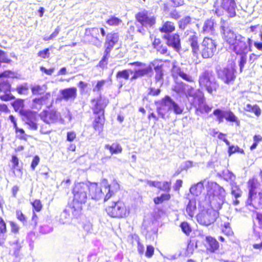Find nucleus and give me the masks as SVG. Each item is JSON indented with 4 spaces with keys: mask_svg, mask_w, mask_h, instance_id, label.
I'll return each instance as SVG.
<instances>
[{
    "mask_svg": "<svg viewBox=\"0 0 262 262\" xmlns=\"http://www.w3.org/2000/svg\"><path fill=\"white\" fill-rule=\"evenodd\" d=\"M91 102L92 103L91 106L92 115L90 116L91 127L95 133L100 134L104 130L106 121L105 110L109 100L100 96L97 98L92 99Z\"/></svg>",
    "mask_w": 262,
    "mask_h": 262,
    "instance_id": "f257e3e1",
    "label": "nucleus"
},
{
    "mask_svg": "<svg viewBox=\"0 0 262 262\" xmlns=\"http://www.w3.org/2000/svg\"><path fill=\"white\" fill-rule=\"evenodd\" d=\"M103 184L99 185L97 183L87 182L89 187L88 196L91 199L99 200L104 198V201L108 200L117 190L119 185L116 182L108 184L106 180H103Z\"/></svg>",
    "mask_w": 262,
    "mask_h": 262,
    "instance_id": "f03ea898",
    "label": "nucleus"
},
{
    "mask_svg": "<svg viewBox=\"0 0 262 262\" xmlns=\"http://www.w3.org/2000/svg\"><path fill=\"white\" fill-rule=\"evenodd\" d=\"M224 40L229 45V48L236 55L247 53L249 51V45L247 39L241 35H236L230 30L224 33Z\"/></svg>",
    "mask_w": 262,
    "mask_h": 262,
    "instance_id": "7ed1b4c3",
    "label": "nucleus"
},
{
    "mask_svg": "<svg viewBox=\"0 0 262 262\" xmlns=\"http://www.w3.org/2000/svg\"><path fill=\"white\" fill-rule=\"evenodd\" d=\"M224 189L214 182H208L207 192L204 200L208 204H213L216 208H220V202L224 198Z\"/></svg>",
    "mask_w": 262,
    "mask_h": 262,
    "instance_id": "20e7f679",
    "label": "nucleus"
},
{
    "mask_svg": "<svg viewBox=\"0 0 262 262\" xmlns=\"http://www.w3.org/2000/svg\"><path fill=\"white\" fill-rule=\"evenodd\" d=\"M88 191L89 187L87 182H80L74 184L72 188L73 208L75 209H82V205L85 204L87 201Z\"/></svg>",
    "mask_w": 262,
    "mask_h": 262,
    "instance_id": "39448f33",
    "label": "nucleus"
},
{
    "mask_svg": "<svg viewBox=\"0 0 262 262\" xmlns=\"http://www.w3.org/2000/svg\"><path fill=\"white\" fill-rule=\"evenodd\" d=\"M149 74H152V69L150 66L146 68L140 69L135 71L130 69H124L117 72L116 78L119 81V88H121L123 85V83L121 81L122 79H124L125 80L130 79L131 81H133Z\"/></svg>",
    "mask_w": 262,
    "mask_h": 262,
    "instance_id": "423d86ee",
    "label": "nucleus"
},
{
    "mask_svg": "<svg viewBox=\"0 0 262 262\" xmlns=\"http://www.w3.org/2000/svg\"><path fill=\"white\" fill-rule=\"evenodd\" d=\"M188 90H189L188 95L193 98L194 102L196 101L198 102L197 105L194 106L195 114L198 116L208 114L212 111L213 106L206 102L204 94L199 90L194 94H191V92L194 90L192 87H190Z\"/></svg>",
    "mask_w": 262,
    "mask_h": 262,
    "instance_id": "0eeeda50",
    "label": "nucleus"
},
{
    "mask_svg": "<svg viewBox=\"0 0 262 262\" xmlns=\"http://www.w3.org/2000/svg\"><path fill=\"white\" fill-rule=\"evenodd\" d=\"M135 17L136 20L141 25L137 31L142 34H145L144 27L153 28L156 24V17L148 10H141L135 14Z\"/></svg>",
    "mask_w": 262,
    "mask_h": 262,
    "instance_id": "6e6552de",
    "label": "nucleus"
},
{
    "mask_svg": "<svg viewBox=\"0 0 262 262\" xmlns=\"http://www.w3.org/2000/svg\"><path fill=\"white\" fill-rule=\"evenodd\" d=\"M105 210L109 216L117 219L126 217L130 213L129 207L120 200L113 202L106 208Z\"/></svg>",
    "mask_w": 262,
    "mask_h": 262,
    "instance_id": "1a4fd4ad",
    "label": "nucleus"
},
{
    "mask_svg": "<svg viewBox=\"0 0 262 262\" xmlns=\"http://www.w3.org/2000/svg\"><path fill=\"white\" fill-rule=\"evenodd\" d=\"M214 9H213L214 14L217 16H222L224 12L227 13L229 17H234L236 16V9L237 8L235 0H221L220 5L218 1H216L213 4Z\"/></svg>",
    "mask_w": 262,
    "mask_h": 262,
    "instance_id": "9d476101",
    "label": "nucleus"
},
{
    "mask_svg": "<svg viewBox=\"0 0 262 262\" xmlns=\"http://www.w3.org/2000/svg\"><path fill=\"white\" fill-rule=\"evenodd\" d=\"M217 46L215 39L205 37L200 44L199 54L204 59L211 58L216 52Z\"/></svg>",
    "mask_w": 262,
    "mask_h": 262,
    "instance_id": "9b49d317",
    "label": "nucleus"
},
{
    "mask_svg": "<svg viewBox=\"0 0 262 262\" xmlns=\"http://www.w3.org/2000/svg\"><path fill=\"white\" fill-rule=\"evenodd\" d=\"M210 208L204 209L197 215V220L200 224L209 226L213 224L219 216V212L214 208L215 207L213 204H209ZM215 208H216L215 207Z\"/></svg>",
    "mask_w": 262,
    "mask_h": 262,
    "instance_id": "f8f14e48",
    "label": "nucleus"
},
{
    "mask_svg": "<svg viewBox=\"0 0 262 262\" xmlns=\"http://www.w3.org/2000/svg\"><path fill=\"white\" fill-rule=\"evenodd\" d=\"M212 115L216 117V120L219 123L223 122L225 118L228 122L235 123L237 125L239 124L237 117L230 110L223 111L220 108H216L213 110Z\"/></svg>",
    "mask_w": 262,
    "mask_h": 262,
    "instance_id": "ddd939ff",
    "label": "nucleus"
},
{
    "mask_svg": "<svg viewBox=\"0 0 262 262\" xmlns=\"http://www.w3.org/2000/svg\"><path fill=\"white\" fill-rule=\"evenodd\" d=\"M217 75L220 80L228 85L233 84L236 79L235 70L227 67L217 70Z\"/></svg>",
    "mask_w": 262,
    "mask_h": 262,
    "instance_id": "4468645a",
    "label": "nucleus"
},
{
    "mask_svg": "<svg viewBox=\"0 0 262 262\" xmlns=\"http://www.w3.org/2000/svg\"><path fill=\"white\" fill-rule=\"evenodd\" d=\"M40 119L48 124L56 123L59 120L60 114L55 109L48 108L43 110L39 115Z\"/></svg>",
    "mask_w": 262,
    "mask_h": 262,
    "instance_id": "2eb2a0df",
    "label": "nucleus"
},
{
    "mask_svg": "<svg viewBox=\"0 0 262 262\" xmlns=\"http://www.w3.org/2000/svg\"><path fill=\"white\" fill-rule=\"evenodd\" d=\"M163 38L168 47L173 48L177 52L180 51L181 49V39L178 33L165 34L163 36Z\"/></svg>",
    "mask_w": 262,
    "mask_h": 262,
    "instance_id": "dca6fc26",
    "label": "nucleus"
},
{
    "mask_svg": "<svg viewBox=\"0 0 262 262\" xmlns=\"http://www.w3.org/2000/svg\"><path fill=\"white\" fill-rule=\"evenodd\" d=\"M11 85L7 81L0 82V93L3 95L0 96V99L4 101H8L15 99V96L11 94Z\"/></svg>",
    "mask_w": 262,
    "mask_h": 262,
    "instance_id": "f3484780",
    "label": "nucleus"
},
{
    "mask_svg": "<svg viewBox=\"0 0 262 262\" xmlns=\"http://www.w3.org/2000/svg\"><path fill=\"white\" fill-rule=\"evenodd\" d=\"M172 101L173 100L170 96L166 95L162 98L160 101H157L155 102V104H160V106L157 107V112L158 115L161 116L162 118H165L166 113L165 107L168 106V110L171 109V105Z\"/></svg>",
    "mask_w": 262,
    "mask_h": 262,
    "instance_id": "a211bd4d",
    "label": "nucleus"
},
{
    "mask_svg": "<svg viewBox=\"0 0 262 262\" xmlns=\"http://www.w3.org/2000/svg\"><path fill=\"white\" fill-rule=\"evenodd\" d=\"M119 39V35L118 33L111 32L107 33L105 39L104 50L110 52L114 47L117 44Z\"/></svg>",
    "mask_w": 262,
    "mask_h": 262,
    "instance_id": "6ab92c4d",
    "label": "nucleus"
},
{
    "mask_svg": "<svg viewBox=\"0 0 262 262\" xmlns=\"http://www.w3.org/2000/svg\"><path fill=\"white\" fill-rule=\"evenodd\" d=\"M152 48L158 54L169 56L170 52L166 46L164 45L162 40L159 37H155L151 43Z\"/></svg>",
    "mask_w": 262,
    "mask_h": 262,
    "instance_id": "aec40b11",
    "label": "nucleus"
},
{
    "mask_svg": "<svg viewBox=\"0 0 262 262\" xmlns=\"http://www.w3.org/2000/svg\"><path fill=\"white\" fill-rule=\"evenodd\" d=\"M247 185L249 190L248 198L251 200L252 196L257 194L256 190L260 186V183L256 177H253L248 180Z\"/></svg>",
    "mask_w": 262,
    "mask_h": 262,
    "instance_id": "412c9836",
    "label": "nucleus"
},
{
    "mask_svg": "<svg viewBox=\"0 0 262 262\" xmlns=\"http://www.w3.org/2000/svg\"><path fill=\"white\" fill-rule=\"evenodd\" d=\"M60 100L68 101L74 100L77 96V90L75 87L64 89L60 91Z\"/></svg>",
    "mask_w": 262,
    "mask_h": 262,
    "instance_id": "4be33fe9",
    "label": "nucleus"
},
{
    "mask_svg": "<svg viewBox=\"0 0 262 262\" xmlns=\"http://www.w3.org/2000/svg\"><path fill=\"white\" fill-rule=\"evenodd\" d=\"M205 241L207 244L206 250L208 253H213L219 250L220 244L215 238L211 236H207Z\"/></svg>",
    "mask_w": 262,
    "mask_h": 262,
    "instance_id": "5701e85b",
    "label": "nucleus"
},
{
    "mask_svg": "<svg viewBox=\"0 0 262 262\" xmlns=\"http://www.w3.org/2000/svg\"><path fill=\"white\" fill-rule=\"evenodd\" d=\"M149 186L157 188L159 190L165 192H169L171 190V182L169 181H150L148 182Z\"/></svg>",
    "mask_w": 262,
    "mask_h": 262,
    "instance_id": "b1692460",
    "label": "nucleus"
},
{
    "mask_svg": "<svg viewBox=\"0 0 262 262\" xmlns=\"http://www.w3.org/2000/svg\"><path fill=\"white\" fill-rule=\"evenodd\" d=\"M99 35V28L96 27L87 28L85 29L84 33V37L85 38L84 41L86 42L98 40Z\"/></svg>",
    "mask_w": 262,
    "mask_h": 262,
    "instance_id": "393cba45",
    "label": "nucleus"
},
{
    "mask_svg": "<svg viewBox=\"0 0 262 262\" xmlns=\"http://www.w3.org/2000/svg\"><path fill=\"white\" fill-rule=\"evenodd\" d=\"M188 42L191 48V51L193 55L198 56L200 52V46L199 37L195 32L190 35L188 39Z\"/></svg>",
    "mask_w": 262,
    "mask_h": 262,
    "instance_id": "a878e982",
    "label": "nucleus"
},
{
    "mask_svg": "<svg viewBox=\"0 0 262 262\" xmlns=\"http://www.w3.org/2000/svg\"><path fill=\"white\" fill-rule=\"evenodd\" d=\"M246 204L253 206L256 209L262 208V192H259L257 195L256 194L252 196L251 200L248 198Z\"/></svg>",
    "mask_w": 262,
    "mask_h": 262,
    "instance_id": "bb28decb",
    "label": "nucleus"
},
{
    "mask_svg": "<svg viewBox=\"0 0 262 262\" xmlns=\"http://www.w3.org/2000/svg\"><path fill=\"white\" fill-rule=\"evenodd\" d=\"M51 93L48 92L47 94L43 96L36 97L32 100L33 105L35 107L39 106V107L41 108L42 106L47 103L51 98Z\"/></svg>",
    "mask_w": 262,
    "mask_h": 262,
    "instance_id": "cd10ccee",
    "label": "nucleus"
},
{
    "mask_svg": "<svg viewBox=\"0 0 262 262\" xmlns=\"http://www.w3.org/2000/svg\"><path fill=\"white\" fill-rule=\"evenodd\" d=\"M31 91L32 95L35 96H42L47 94V87L46 85L35 84L31 87Z\"/></svg>",
    "mask_w": 262,
    "mask_h": 262,
    "instance_id": "c85d7f7f",
    "label": "nucleus"
},
{
    "mask_svg": "<svg viewBox=\"0 0 262 262\" xmlns=\"http://www.w3.org/2000/svg\"><path fill=\"white\" fill-rule=\"evenodd\" d=\"M176 30V27L174 23L170 21H165L163 23L162 26L159 28V31L161 33L169 34Z\"/></svg>",
    "mask_w": 262,
    "mask_h": 262,
    "instance_id": "c756f323",
    "label": "nucleus"
},
{
    "mask_svg": "<svg viewBox=\"0 0 262 262\" xmlns=\"http://www.w3.org/2000/svg\"><path fill=\"white\" fill-rule=\"evenodd\" d=\"M104 148L110 151L111 154L117 155L122 153L123 148L121 144L117 142H115L110 144H106Z\"/></svg>",
    "mask_w": 262,
    "mask_h": 262,
    "instance_id": "7c9ffc66",
    "label": "nucleus"
},
{
    "mask_svg": "<svg viewBox=\"0 0 262 262\" xmlns=\"http://www.w3.org/2000/svg\"><path fill=\"white\" fill-rule=\"evenodd\" d=\"M219 224V226L222 232L225 235L227 236H232L234 235V232L230 227V224L229 222L221 221V223Z\"/></svg>",
    "mask_w": 262,
    "mask_h": 262,
    "instance_id": "2f4dec72",
    "label": "nucleus"
},
{
    "mask_svg": "<svg viewBox=\"0 0 262 262\" xmlns=\"http://www.w3.org/2000/svg\"><path fill=\"white\" fill-rule=\"evenodd\" d=\"M212 72L206 70L204 71L199 77V82L200 85L206 86L208 83H211Z\"/></svg>",
    "mask_w": 262,
    "mask_h": 262,
    "instance_id": "473e14b6",
    "label": "nucleus"
},
{
    "mask_svg": "<svg viewBox=\"0 0 262 262\" xmlns=\"http://www.w3.org/2000/svg\"><path fill=\"white\" fill-rule=\"evenodd\" d=\"M7 231V224L4 219L0 216V246H2L6 240L5 234Z\"/></svg>",
    "mask_w": 262,
    "mask_h": 262,
    "instance_id": "72a5a7b5",
    "label": "nucleus"
},
{
    "mask_svg": "<svg viewBox=\"0 0 262 262\" xmlns=\"http://www.w3.org/2000/svg\"><path fill=\"white\" fill-rule=\"evenodd\" d=\"M174 69H176V74L180 76L182 79L185 80L187 82H194V80L193 77H192L190 75L187 74L185 73L181 68L179 67H176L175 66H173Z\"/></svg>",
    "mask_w": 262,
    "mask_h": 262,
    "instance_id": "f704fd0d",
    "label": "nucleus"
},
{
    "mask_svg": "<svg viewBox=\"0 0 262 262\" xmlns=\"http://www.w3.org/2000/svg\"><path fill=\"white\" fill-rule=\"evenodd\" d=\"M188 215L192 218L196 211V201L195 199L190 200L186 208Z\"/></svg>",
    "mask_w": 262,
    "mask_h": 262,
    "instance_id": "c9c22d12",
    "label": "nucleus"
},
{
    "mask_svg": "<svg viewBox=\"0 0 262 262\" xmlns=\"http://www.w3.org/2000/svg\"><path fill=\"white\" fill-rule=\"evenodd\" d=\"M244 110L246 112L254 114L257 117H259L261 115V110L257 104L252 105L249 103L247 104Z\"/></svg>",
    "mask_w": 262,
    "mask_h": 262,
    "instance_id": "e433bc0d",
    "label": "nucleus"
},
{
    "mask_svg": "<svg viewBox=\"0 0 262 262\" xmlns=\"http://www.w3.org/2000/svg\"><path fill=\"white\" fill-rule=\"evenodd\" d=\"M203 189L204 182L200 181L190 187V192L193 195L197 196L201 193Z\"/></svg>",
    "mask_w": 262,
    "mask_h": 262,
    "instance_id": "4c0bfd02",
    "label": "nucleus"
},
{
    "mask_svg": "<svg viewBox=\"0 0 262 262\" xmlns=\"http://www.w3.org/2000/svg\"><path fill=\"white\" fill-rule=\"evenodd\" d=\"M171 199V194L169 192L162 193L160 196L154 198L153 201L155 205H159L165 201H168Z\"/></svg>",
    "mask_w": 262,
    "mask_h": 262,
    "instance_id": "58836bf2",
    "label": "nucleus"
},
{
    "mask_svg": "<svg viewBox=\"0 0 262 262\" xmlns=\"http://www.w3.org/2000/svg\"><path fill=\"white\" fill-rule=\"evenodd\" d=\"M214 31V22L213 20L207 19L205 21L202 28L204 34L212 33Z\"/></svg>",
    "mask_w": 262,
    "mask_h": 262,
    "instance_id": "ea45409f",
    "label": "nucleus"
},
{
    "mask_svg": "<svg viewBox=\"0 0 262 262\" xmlns=\"http://www.w3.org/2000/svg\"><path fill=\"white\" fill-rule=\"evenodd\" d=\"M163 64L157 65L154 67L155 74V81L156 82L162 81L164 79V73L163 71Z\"/></svg>",
    "mask_w": 262,
    "mask_h": 262,
    "instance_id": "a19ab883",
    "label": "nucleus"
},
{
    "mask_svg": "<svg viewBox=\"0 0 262 262\" xmlns=\"http://www.w3.org/2000/svg\"><path fill=\"white\" fill-rule=\"evenodd\" d=\"M24 101V99L18 98L15 99L11 104L16 112H21L25 106Z\"/></svg>",
    "mask_w": 262,
    "mask_h": 262,
    "instance_id": "79ce46f5",
    "label": "nucleus"
},
{
    "mask_svg": "<svg viewBox=\"0 0 262 262\" xmlns=\"http://www.w3.org/2000/svg\"><path fill=\"white\" fill-rule=\"evenodd\" d=\"M22 115L26 123L30 121H36V115L31 111H25L22 113Z\"/></svg>",
    "mask_w": 262,
    "mask_h": 262,
    "instance_id": "37998d69",
    "label": "nucleus"
},
{
    "mask_svg": "<svg viewBox=\"0 0 262 262\" xmlns=\"http://www.w3.org/2000/svg\"><path fill=\"white\" fill-rule=\"evenodd\" d=\"M17 93L20 95H28L29 92V86L27 83L18 85L16 89Z\"/></svg>",
    "mask_w": 262,
    "mask_h": 262,
    "instance_id": "c03bdc74",
    "label": "nucleus"
},
{
    "mask_svg": "<svg viewBox=\"0 0 262 262\" xmlns=\"http://www.w3.org/2000/svg\"><path fill=\"white\" fill-rule=\"evenodd\" d=\"M189 85L183 82L178 83L174 87L173 91L178 93H186L187 88H188Z\"/></svg>",
    "mask_w": 262,
    "mask_h": 262,
    "instance_id": "a18cd8bd",
    "label": "nucleus"
},
{
    "mask_svg": "<svg viewBox=\"0 0 262 262\" xmlns=\"http://www.w3.org/2000/svg\"><path fill=\"white\" fill-rule=\"evenodd\" d=\"M110 52L104 50V53L101 59L98 63V66L101 68H105L108 64V58L110 57Z\"/></svg>",
    "mask_w": 262,
    "mask_h": 262,
    "instance_id": "49530a36",
    "label": "nucleus"
},
{
    "mask_svg": "<svg viewBox=\"0 0 262 262\" xmlns=\"http://www.w3.org/2000/svg\"><path fill=\"white\" fill-rule=\"evenodd\" d=\"M106 23L110 26H116L120 25L122 20L115 16H111L106 20Z\"/></svg>",
    "mask_w": 262,
    "mask_h": 262,
    "instance_id": "de8ad7c7",
    "label": "nucleus"
},
{
    "mask_svg": "<svg viewBox=\"0 0 262 262\" xmlns=\"http://www.w3.org/2000/svg\"><path fill=\"white\" fill-rule=\"evenodd\" d=\"M228 153L229 156L236 152H238L243 155H245V151L243 149L240 148L238 146L228 145Z\"/></svg>",
    "mask_w": 262,
    "mask_h": 262,
    "instance_id": "09e8293b",
    "label": "nucleus"
},
{
    "mask_svg": "<svg viewBox=\"0 0 262 262\" xmlns=\"http://www.w3.org/2000/svg\"><path fill=\"white\" fill-rule=\"evenodd\" d=\"M31 205L32 206V211L34 212H40L43 207V205L42 204V203L41 201L39 199H35L33 200L31 203Z\"/></svg>",
    "mask_w": 262,
    "mask_h": 262,
    "instance_id": "8fccbe9b",
    "label": "nucleus"
},
{
    "mask_svg": "<svg viewBox=\"0 0 262 262\" xmlns=\"http://www.w3.org/2000/svg\"><path fill=\"white\" fill-rule=\"evenodd\" d=\"M191 20V17L188 16L182 18L179 22V27L180 29L184 30L189 24H190Z\"/></svg>",
    "mask_w": 262,
    "mask_h": 262,
    "instance_id": "3c124183",
    "label": "nucleus"
},
{
    "mask_svg": "<svg viewBox=\"0 0 262 262\" xmlns=\"http://www.w3.org/2000/svg\"><path fill=\"white\" fill-rule=\"evenodd\" d=\"M182 231L187 235H189L192 231L190 225L186 222H183L180 224Z\"/></svg>",
    "mask_w": 262,
    "mask_h": 262,
    "instance_id": "603ef678",
    "label": "nucleus"
},
{
    "mask_svg": "<svg viewBox=\"0 0 262 262\" xmlns=\"http://www.w3.org/2000/svg\"><path fill=\"white\" fill-rule=\"evenodd\" d=\"M16 217L18 220L23 224L27 222V218L20 210H17L16 211Z\"/></svg>",
    "mask_w": 262,
    "mask_h": 262,
    "instance_id": "864d4df0",
    "label": "nucleus"
},
{
    "mask_svg": "<svg viewBox=\"0 0 262 262\" xmlns=\"http://www.w3.org/2000/svg\"><path fill=\"white\" fill-rule=\"evenodd\" d=\"M106 82V80H101L97 81L96 85L93 88V91L94 92H99L102 90V88Z\"/></svg>",
    "mask_w": 262,
    "mask_h": 262,
    "instance_id": "5fc2aeb1",
    "label": "nucleus"
},
{
    "mask_svg": "<svg viewBox=\"0 0 262 262\" xmlns=\"http://www.w3.org/2000/svg\"><path fill=\"white\" fill-rule=\"evenodd\" d=\"M37 56L41 58H47L50 56V50L49 48H45L39 51L37 53Z\"/></svg>",
    "mask_w": 262,
    "mask_h": 262,
    "instance_id": "6e6d98bb",
    "label": "nucleus"
},
{
    "mask_svg": "<svg viewBox=\"0 0 262 262\" xmlns=\"http://www.w3.org/2000/svg\"><path fill=\"white\" fill-rule=\"evenodd\" d=\"M246 54L247 53H243L242 54H239V55H241V58H240V60L239 61V66L241 72H242L243 71V70L245 66V64L246 63V61H247Z\"/></svg>",
    "mask_w": 262,
    "mask_h": 262,
    "instance_id": "4d7b16f0",
    "label": "nucleus"
},
{
    "mask_svg": "<svg viewBox=\"0 0 262 262\" xmlns=\"http://www.w3.org/2000/svg\"><path fill=\"white\" fill-rule=\"evenodd\" d=\"M155 252V248L153 246L149 245L147 246L146 250L145 252V255L147 258L151 257Z\"/></svg>",
    "mask_w": 262,
    "mask_h": 262,
    "instance_id": "13d9d810",
    "label": "nucleus"
},
{
    "mask_svg": "<svg viewBox=\"0 0 262 262\" xmlns=\"http://www.w3.org/2000/svg\"><path fill=\"white\" fill-rule=\"evenodd\" d=\"M171 106L173 110L174 113L177 115H180L183 113V110L173 100L172 102Z\"/></svg>",
    "mask_w": 262,
    "mask_h": 262,
    "instance_id": "bf43d9fd",
    "label": "nucleus"
},
{
    "mask_svg": "<svg viewBox=\"0 0 262 262\" xmlns=\"http://www.w3.org/2000/svg\"><path fill=\"white\" fill-rule=\"evenodd\" d=\"M16 133H19L21 136L19 137L20 140L26 141L28 136L25 134V130L23 128H19L17 126L14 128Z\"/></svg>",
    "mask_w": 262,
    "mask_h": 262,
    "instance_id": "052dcab7",
    "label": "nucleus"
},
{
    "mask_svg": "<svg viewBox=\"0 0 262 262\" xmlns=\"http://www.w3.org/2000/svg\"><path fill=\"white\" fill-rule=\"evenodd\" d=\"M242 191L239 187L234 186L231 189V194L236 198H239L242 195Z\"/></svg>",
    "mask_w": 262,
    "mask_h": 262,
    "instance_id": "680f3d73",
    "label": "nucleus"
},
{
    "mask_svg": "<svg viewBox=\"0 0 262 262\" xmlns=\"http://www.w3.org/2000/svg\"><path fill=\"white\" fill-rule=\"evenodd\" d=\"M60 27L58 26L54 30V31L50 35L49 37H43V40L45 41H49L50 40L52 39L54 37H56L59 32H60Z\"/></svg>",
    "mask_w": 262,
    "mask_h": 262,
    "instance_id": "e2e57ef3",
    "label": "nucleus"
},
{
    "mask_svg": "<svg viewBox=\"0 0 262 262\" xmlns=\"http://www.w3.org/2000/svg\"><path fill=\"white\" fill-rule=\"evenodd\" d=\"M11 231L14 234H17L19 231V227L17 224L13 221L10 222Z\"/></svg>",
    "mask_w": 262,
    "mask_h": 262,
    "instance_id": "0e129e2a",
    "label": "nucleus"
},
{
    "mask_svg": "<svg viewBox=\"0 0 262 262\" xmlns=\"http://www.w3.org/2000/svg\"><path fill=\"white\" fill-rule=\"evenodd\" d=\"M161 92L160 89H155L154 88H150L148 94L150 96L156 97L160 95Z\"/></svg>",
    "mask_w": 262,
    "mask_h": 262,
    "instance_id": "69168bd1",
    "label": "nucleus"
},
{
    "mask_svg": "<svg viewBox=\"0 0 262 262\" xmlns=\"http://www.w3.org/2000/svg\"><path fill=\"white\" fill-rule=\"evenodd\" d=\"M206 90L207 92L210 93L212 94L213 92H215L217 90L218 88V85L215 82L212 83L211 85H206Z\"/></svg>",
    "mask_w": 262,
    "mask_h": 262,
    "instance_id": "338daca9",
    "label": "nucleus"
},
{
    "mask_svg": "<svg viewBox=\"0 0 262 262\" xmlns=\"http://www.w3.org/2000/svg\"><path fill=\"white\" fill-rule=\"evenodd\" d=\"M40 161V158L38 156H35L33 157L31 164V168L32 170H35L36 167L38 165Z\"/></svg>",
    "mask_w": 262,
    "mask_h": 262,
    "instance_id": "774afa93",
    "label": "nucleus"
}]
</instances>
